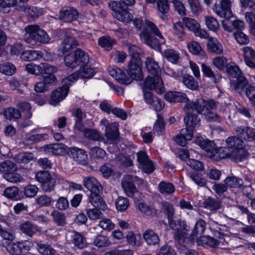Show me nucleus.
<instances>
[{"label": "nucleus", "instance_id": "obj_13", "mask_svg": "<svg viewBox=\"0 0 255 255\" xmlns=\"http://www.w3.org/2000/svg\"><path fill=\"white\" fill-rule=\"evenodd\" d=\"M142 184L144 181L136 176L130 175H126L123 179L122 186L127 196L132 197L134 194L137 192V189L133 183Z\"/></svg>", "mask_w": 255, "mask_h": 255}, {"label": "nucleus", "instance_id": "obj_24", "mask_svg": "<svg viewBox=\"0 0 255 255\" xmlns=\"http://www.w3.org/2000/svg\"><path fill=\"white\" fill-rule=\"evenodd\" d=\"M108 71L110 75L120 83L123 84L129 83L125 73L117 66H110L109 68Z\"/></svg>", "mask_w": 255, "mask_h": 255}, {"label": "nucleus", "instance_id": "obj_30", "mask_svg": "<svg viewBox=\"0 0 255 255\" xmlns=\"http://www.w3.org/2000/svg\"><path fill=\"white\" fill-rule=\"evenodd\" d=\"M145 65L148 72L152 75L151 77H160L159 74L161 72L160 68L158 63L153 59L149 57H147L145 61Z\"/></svg>", "mask_w": 255, "mask_h": 255}, {"label": "nucleus", "instance_id": "obj_16", "mask_svg": "<svg viewBox=\"0 0 255 255\" xmlns=\"http://www.w3.org/2000/svg\"><path fill=\"white\" fill-rule=\"evenodd\" d=\"M35 178L41 184L42 188L45 192H50L53 190L55 179L48 172H39L36 174Z\"/></svg>", "mask_w": 255, "mask_h": 255}, {"label": "nucleus", "instance_id": "obj_45", "mask_svg": "<svg viewBox=\"0 0 255 255\" xmlns=\"http://www.w3.org/2000/svg\"><path fill=\"white\" fill-rule=\"evenodd\" d=\"M99 208H88L86 210V215L90 220L97 221L103 216V213Z\"/></svg>", "mask_w": 255, "mask_h": 255}, {"label": "nucleus", "instance_id": "obj_64", "mask_svg": "<svg viewBox=\"0 0 255 255\" xmlns=\"http://www.w3.org/2000/svg\"><path fill=\"white\" fill-rule=\"evenodd\" d=\"M4 116L10 120L17 119L21 117V113L17 109L9 108L5 110Z\"/></svg>", "mask_w": 255, "mask_h": 255}, {"label": "nucleus", "instance_id": "obj_47", "mask_svg": "<svg viewBox=\"0 0 255 255\" xmlns=\"http://www.w3.org/2000/svg\"><path fill=\"white\" fill-rule=\"evenodd\" d=\"M183 83L187 88L192 90H196L198 88V82L189 74H185L183 76Z\"/></svg>", "mask_w": 255, "mask_h": 255}, {"label": "nucleus", "instance_id": "obj_51", "mask_svg": "<svg viewBox=\"0 0 255 255\" xmlns=\"http://www.w3.org/2000/svg\"><path fill=\"white\" fill-rule=\"evenodd\" d=\"M116 209L120 212H124L127 210L129 205L128 200L124 197L120 196L116 200Z\"/></svg>", "mask_w": 255, "mask_h": 255}, {"label": "nucleus", "instance_id": "obj_17", "mask_svg": "<svg viewBox=\"0 0 255 255\" xmlns=\"http://www.w3.org/2000/svg\"><path fill=\"white\" fill-rule=\"evenodd\" d=\"M35 178L41 184L42 188L45 192H50L53 190L55 179L48 172H39L36 174Z\"/></svg>", "mask_w": 255, "mask_h": 255}, {"label": "nucleus", "instance_id": "obj_5", "mask_svg": "<svg viewBox=\"0 0 255 255\" xmlns=\"http://www.w3.org/2000/svg\"><path fill=\"white\" fill-rule=\"evenodd\" d=\"M164 210L166 213L169 223L170 227L174 230L176 231L175 238L177 240H183L185 242L186 239V232L188 231V226L184 221H180L176 224L172 220V217L174 213V210L169 203H166L164 204Z\"/></svg>", "mask_w": 255, "mask_h": 255}, {"label": "nucleus", "instance_id": "obj_60", "mask_svg": "<svg viewBox=\"0 0 255 255\" xmlns=\"http://www.w3.org/2000/svg\"><path fill=\"white\" fill-rule=\"evenodd\" d=\"M137 208L142 213L148 216L152 215L156 213V211L154 208L144 203H139L137 205Z\"/></svg>", "mask_w": 255, "mask_h": 255}, {"label": "nucleus", "instance_id": "obj_10", "mask_svg": "<svg viewBox=\"0 0 255 255\" xmlns=\"http://www.w3.org/2000/svg\"><path fill=\"white\" fill-rule=\"evenodd\" d=\"M16 165L10 160H6L0 164V172L2 173L4 179L12 183H18L23 181L22 177L15 173Z\"/></svg>", "mask_w": 255, "mask_h": 255}, {"label": "nucleus", "instance_id": "obj_38", "mask_svg": "<svg viewBox=\"0 0 255 255\" xmlns=\"http://www.w3.org/2000/svg\"><path fill=\"white\" fill-rule=\"evenodd\" d=\"M187 48L191 54L199 56L201 59H204L205 57V52L198 42L194 41L188 42Z\"/></svg>", "mask_w": 255, "mask_h": 255}, {"label": "nucleus", "instance_id": "obj_49", "mask_svg": "<svg viewBox=\"0 0 255 255\" xmlns=\"http://www.w3.org/2000/svg\"><path fill=\"white\" fill-rule=\"evenodd\" d=\"M3 195L6 198L13 200L17 201L20 199L19 189L15 186L6 188L3 192Z\"/></svg>", "mask_w": 255, "mask_h": 255}, {"label": "nucleus", "instance_id": "obj_32", "mask_svg": "<svg viewBox=\"0 0 255 255\" xmlns=\"http://www.w3.org/2000/svg\"><path fill=\"white\" fill-rule=\"evenodd\" d=\"M78 17V12L73 8H69L60 12L59 19L62 22H69L76 20Z\"/></svg>", "mask_w": 255, "mask_h": 255}, {"label": "nucleus", "instance_id": "obj_20", "mask_svg": "<svg viewBox=\"0 0 255 255\" xmlns=\"http://www.w3.org/2000/svg\"><path fill=\"white\" fill-rule=\"evenodd\" d=\"M139 167L146 173H150L154 170L152 162L149 159L147 154L144 151L139 152L137 154Z\"/></svg>", "mask_w": 255, "mask_h": 255}, {"label": "nucleus", "instance_id": "obj_37", "mask_svg": "<svg viewBox=\"0 0 255 255\" xmlns=\"http://www.w3.org/2000/svg\"><path fill=\"white\" fill-rule=\"evenodd\" d=\"M70 154L75 161L81 164H85L87 160V155L83 149L77 147L71 148Z\"/></svg>", "mask_w": 255, "mask_h": 255}, {"label": "nucleus", "instance_id": "obj_11", "mask_svg": "<svg viewBox=\"0 0 255 255\" xmlns=\"http://www.w3.org/2000/svg\"><path fill=\"white\" fill-rule=\"evenodd\" d=\"M109 5L113 11V16L117 19L124 23H128L131 21L132 16L128 12L127 8L122 6L120 2L111 1Z\"/></svg>", "mask_w": 255, "mask_h": 255}, {"label": "nucleus", "instance_id": "obj_40", "mask_svg": "<svg viewBox=\"0 0 255 255\" xmlns=\"http://www.w3.org/2000/svg\"><path fill=\"white\" fill-rule=\"evenodd\" d=\"M206 228V223L202 220L198 221L191 235V241H193L195 239H198V236H201L203 233Z\"/></svg>", "mask_w": 255, "mask_h": 255}, {"label": "nucleus", "instance_id": "obj_54", "mask_svg": "<svg viewBox=\"0 0 255 255\" xmlns=\"http://www.w3.org/2000/svg\"><path fill=\"white\" fill-rule=\"evenodd\" d=\"M160 192L162 194L168 195L173 193L175 191V188L171 183L161 182L158 185Z\"/></svg>", "mask_w": 255, "mask_h": 255}, {"label": "nucleus", "instance_id": "obj_26", "mask_svg": "<svg viewBox=\"0 0 255 255\" xmlns=\"http://www.w3.org/2000/svg\"><path fill=\"white\" fill-rule=\"evenodd\" d=\"M246 64L251 68L255 69V51L250 47L242 49Z\"/></svg>", "mask_w": 255, "mask_h": 255}, {"label": "nucleus", "instance_id": "obj_15", "mask_svg": "<svg viewBox=\"0 0 255 255\" xmlns=\"http://www.w3.org/2000/svg\"><path fill=\"white\" fill-rule=\"evenodd\" d=\"M234 0H220L219 3H215L212 10L219 17H233L231 7Z\"/></svg>", "mask_w": 255, "mask_h": 255}, {"label": "nucleus", "instance_id": "obj_4", "mask_svg": "<svg viewBox=\"0 0 255 255\" xmlns=\"http://www.w3.org/2000/svg\"><path fill=\"white\" fill-rule=\"evenodd\" d=\"M25 31L23 38L28 43L34 45L37 42L46 43L50 41V37L47 33L37 25L27 26L25 28Z\"/></svg>", "mask_w": 255, "mask_h": 255}, {"label": "nucleus", "instance_id": "obj_61", "mask_svg": "<svg viewBox=\"0 0 255 255\" xmlns=\"http://www.w3.org/2000/svg\"><path fill=\"white\" fill-rule=\"evenodd\" d=\"M224 182L227 186L231 188L238 187L243 184V181L242 179L237 178L235 177H227L225 179Z\"/></svg>", "mask_w": 255, "mask_h": 255}, {"label": "nucleus", "instance_id": "obj_7", "mask_svg": "<svg viewBox=\"0 0 255 255\" xmlns=\"http://www.w3.org/2000/svg\"><path fill=\"white\" fill-rule=\"evenodd\" d=\"M89 61V55L81 49H77L75 51L66 54L64 58L65 65L72 69L83 66Z\"/></svg>", "mask_w": 255, "mask_h": 255}, {"label": "nucleus", "instance_id": "obj_50", "mask_svg": "<svg viewBox=\"0 0 255 255\" xmlns=\"http://www.w3.org/2000/svg\"><path fill=\"white\" fill-rule=\"evenodd\" d=\"M115 43V40L109 36H102L98 40L99 45L107 50H110Z\"/></svg>", "mask_w": 255, "mask_h": 255}, {"label": "nucleus", "instance_id": "obj_46", "mask_svg": "<svg viewBox=\"0 0 255 255\" xmlns=\"http://www.w3.org/2000/svg\"><path fill=\"white\" fill-rule=\"evenodd\" d=\"M16 71L15 66L11 63L5 62L0 64V72L7 76H11Z\"/></svg>", "mask_w": 255, "mask_h": 255}, {"label": "nucleus", "instance_id": "obj_53", "mask_svg": "<svg viewBox=\"0 0 255 255\" xmlns=\"http://www.w3.org/2000/svg\"><path fill=\"white\" fill-rule=\"evenodd\" d=\"M163 56L173 64L176 63L179 59V53L173 49L165 50L163 52Z\"/></svg>", "mask_w": 255, "mask_h": 255}, {"label": "nucleus", "instance_id": "obj_8", "mask_svg": "<svg viewBox=\"0 0 255 255\" xmlns=\"http://www.w3.org/2000/svg\"><path fill=\"white\" fill-rule=\"evenodd\" d=\"M243 141L237 137H230L226 140L227 145L232 149V159L236 162L244 160L248 154L243 148Z\"/></svg>", "mask_w": 255, "mask_h": 255}, {"label": "nucleus", "instance_id": "obj_43", "mask_svg": "<svg viewBox=\"0 0 255 255\" xmlns=\"http://www.w3.org/2000/svg\"><path fill=\"white\" fill-rule=\"evenodd\" d=\"M50 132L48 129L45 128H37L33 129L31 132L34 137L36 143L47 138L48 133Z\"/></svg>", "mask_w": 255, "mask_h": 255}, {"label": "nucleus", "instance_id": "obj_58", "mask_svg": "<svg viewBox=\"0 0 255 255\" xmlns=\"http://www.w3.org/2000/svg\"><path fill=\"white\" fill-rule=\"evenodd\" d=\"M21 10L25 12L28 15L32 17H37L42 14L41 9H37V7L33 6H23L21 7Z\"/></svg>", "mask_w": 255, "mask_h": 255}, {"label": "nucleus", "instance_id": "obj_39", "mask_svg": "<svg viewBox=\"0 0 255 255\" xmlns=\"http://www.w3.org/2000/svg\"><path fill=\"white\" fill-rule=\"evenodd\" d=\"M193 113L189 112V113H186L184 121L186 127L194 129L199 125L200 120L197 115Z\"/></svg>", "mask_w": 255, "mask_h": 255}, {"label": "nucleus", "instance_id": "obj_3", "mask_svg": "<svg viewBox=\"0 0 255 255\" xmlns=\"http://www.w3.org/2000/svg\"><path fill=\"white\" fill-rule=\"evenodd\" d=\"M216 107V103L211 100L205 101L203 99L200 98L195 102H190L188 99L184 110L185 113L196 111L198 114H202L208 121L219 122V117L212 112V110Z\"/></svg>", "mask_w": 255, "mask_h": 255}, {"label": "nucleus", "instance_id": "obj_23", "mask_svg": "<svg viewBox=\"0 0 255 255\" xmlns=\"http://www.w3.org/2000/svg\"><path fill=\"white\" fill-rule=\"evenodd\" d=\"M195 142L206 151L207 155L209 158H210V153H213L215 151L214 149L216 148L213 141L204 138L202 136H197L195 139Z\"/></svg>", "mask_w": 255, "mask_h": 255}, {"label": "nucleus", "instance_id": "obj_6", "mask_svg": "<svg viewBox=\"0 0 255 255\" xmlns=\"http://www.w3.org/2000/svg\"><path fill=\"white\" fill-rule=\"evenodd\" d=\"M227 71L231 77L235 78L231 81V86L238 93H241L248 83L247 79L243 76L241 71L235 63H228Z\"/></svg>", "mask_w": 255, "mask_h": 255}, {"label": "nucleus", "instance_id": "obj_19", "mask_svg": "<svg viewBox=\"0 0 255 255\" xmlns=\"http://www.w3.org/2000/svg\"><path fill=\"white\" fill-rule=\"evenodd\" d=\"M141 61L140 59H130L128 63L127 71L133 79L141 78Z\"/></svg>", "mask_w": 255, "mask_h": 255}, {"label": "nucleus", "instance_id": "obj_48", "mask_svg": "<svg viewBox=\"0 0 255 255\" xmlns=\"http://www.w3.org/2000/svg\"><path fill=\"white\" fill-rule=\"evenodd\" d=\"M19 229L22 233L30 237L38 231L37 227L29 222H26L22 224L20 226Z\"/></svg>", "mask_w": 255, "mask_h": 255}, {"label": "nucleus", "instance_id": "obj_2", "mask_svg": "<svg viewBox=\"0 0 255 255\" xmlns=\"http://www.w3.org/2000/svg\"><path fill=\"white\" fill-rule=\"evenodd\" d=\"M148 89L154 90L158 94H163L165 91V87L160 77H147L144 81L143 92L144 100L150 108L156 111H161L164 106V103L153 96L152 93L146 91Z\"/></svg>", "mask_w": 255, "mask_h": 255}, {"label": "nucleus", "instance_id": "obj_56", "mask_svg": "<svg viewBox=\"0 0 255 255\" xmlns=\"http://www.w3.org/2000/svg\"><path fill=\"white\" fill-rule=\"evenodd\" d=\"M5 244L6 250L12 255H21L22 254V249L19 247V242L17 244L13 242H9L4 243Z\"/></svg>", "mask_w": 255, "mask_h": 255}, {"label": "nucleus", "instance_id": "obj_62", "mask_svg": "<svg viewBox=\"0 0 255 255\" xmlns=\"http://www.w3.org/2000/svg\"><path fill=\"white\" fill-rule=\"evenodd\" d=\"M54 221L58 225L63 226L66 223L64 215L57 210H54L51 214Z\"/></svg>", "mask_w": 255, "mask_h": 255}, {"label": "nucleus", "instance_id": "obj_52", "mask_svg": "<svg viewBox=\"0 0 255 255\" xmlns=\"http://www.w3.org/2000/svg\"><path fill=\"white\" fill-rule=\"evenodd\" d=\"M143 238L149 245H155L159 242L158 236L152 230H147L143 234Z\"/></svg>", "mask_w": 255, "mask_h": 255}, {"label": "nucleus", "instance_id": "obj_59", "mask_svg": "<svg viewBox=\"0 0 255 255\" xmlns=\"http://www.w3.org/2000/svg\"><path fill=\"white\" fill-rule=\"evenodd\" d=\"M98 226L104 230L110 231L114 229L115 225L110 219L105 218L99 221Z\"/></svg>", "mask_w": 255, "mask_h": 255}, {"label": "nucleus", "instance_id": "obj_55", "mask_svg": "<svg viewBox=\"0 0 255 255\" xmlns=\"http://www.w3.org/2000/svg\"><path fill=\"white\" fill-rule=\"evenodd\" d=\"M197 243L199 245L209 246L215 247L218 245V242L215 239L209 236H201L199 239L197 240Z\"/></svg>", "mask_w": 255, "mask_h": 255}, {"label": "nucleus", "instance_id": "obj_28", "mask_svg": "<svg viewBox=\"0 0 255 255\" xmlns=\"http://www.w3.org/2000/svg\"><path fill=\"white\" fill-rule=\"evenodd\" d=\"M213 153H210V158L214 160H218L221 158L229 157L232 159L231 151L232 149L227 145V147H221L216 148L214 150Z\"/></svg>", "mask_w": 255, "mask_h": 255}, {"label": "nucleus", "instance_id": "obj_41", "mask_svg": "<svg viewBox=\"0 0 255 255\" xmlns=\"http://www.w3.org/2000/svg\"><path fill=\"white\" fill-rule=\"evenodd\" d=\"M41 57V52L37 50H26L23 52L20 55V58L24 61L36 60Z\"/></svg>", "mask_w": 255, "mask_h": 255}, {"label": "nucleus", "instance_id": "obj_44", "mask_svg": "<svg viewBox=\"0 0 255 255\" xmlns=\"http://www.w3.org/2000/svg\"><path fill=\"white\" fill-rule=\"evenodd\" d=\"M127 242L131 246H139L141 244V237L139 234H134L128 231L126 234Z\"/></svg>", "mask_w": 255, "mask_h": 255}, {"label": "nucleus", "instance_id": "obj_14", "mask_svg": "<svg viewBox=\"0 0 255 255\" xmlns=\"http://www.w3.org/2000/svg\"><path fill=\"white\" fill-rule=\"evenodd\" d=\"M25 68L28 73L37 76L44 73H55L57 71L56 67L47 63H41L39 65L30 63L26 65Z\"/></svg>", "mask_w": 255, "mask_h": 255}, {"label": "nucleus", "instance_id": "obj_33", "mask_svg": "<svg viewBox=\"0 0 255 255\" xmlns=\"http://www.w3.org/2000/svg\"><path fill=\"white\" fill-rule=\"evenodd\" d=\"M91 193L89 196V200L91 205L100 209L105 211L107 208V206L103 201L102 197L99 195L100 192H91Z\"/></svg>", "mask_w": 255, "mask_h": 255}, {"label": "nucleus", "instance_id": "obj_27", "mask_svg": "<svg viewBox=\"0 0 255 255\" xmlns=\"http://www.w3.org/2000/svg\"><path fill=\"white\" fill-rule=\"evenodd\" d=\"M165 99L170 103L185 102L188 101L186 95L182 92L170 91L164 95Z\"/></svg>", "mask_w": 255, "mask_h": 255}, {"label": "nucleus", "instance_id": "obj_29", "mask_svg": "<svg viewBox=\"0 0 255 255\" xmlns=\"http://www.w3.org/2000/svg\"><path fill=\"white\" fill-rule=\"evenodd\" d=\"M84 186L91 192H101L102 190L100 183L93 177H86L84 178Z\"/></svg>", "mask_w": 255, "mask_h": 255}, {"label": "nucleus", "instance_id": "obj_25", "mask_svg": "<svg viewBox=\"0 0 255 255\" xmlns=\"http://www.w3.org/2000/svg\"><path fill=\"white\" fill-rule=\"evenodd\" d=\"M66 238L70 239L72 243L80 249H83L86 246L85 238L77 232H68L66 234Z\"/></svg>", "mask_w": 255, "mask_h": 255}, {"label": "nucleus", "instance_id": "obj_21", "mask_svg": "<svg viewBox=\"0 0 255 255\" xmlns=\"http://www.w3.org/2000/svg\"><path fill=\"white\" fill-rule=\"evenodd\" d=\"M101 125L106 128L105 135L107 139L111 141H114L119 135L118 124L113 123L109 124L108 121L103 119L101 121Z\"/></svg>", "mask_w": 255, "mask_h": 255}, {"label": "nucleus", "instance_id": "obj_42", "mask_svg": "<svg viewBox=\"0 0 255 255\" xmlns=\"http://www.w3.org/2000/svg\"><path fill=\"white\" fill-rule=\"evenodd\" d=\"M34 158V156L31 152H21L16 155L14 157V160L21 164H26L30 162Z\"/></svg>", "mask_w": 255, "mask_h": 255}, {"label": "nucleus", "instance_id": "obj_18", "mask_svg": "<svg viewBox=\"0 0 255 255\" xmlns=\"http://www.w3.org/2000/svg\"><path fill=\"white\" fill-rule=\"evenodd\" d=\"M62 87L57 88L51 94L50 104L53 106L57 105L59 102L67 97L69 92V86L71 85L72 83L68 80L67 84H64L62 80Z\"/></svg>", "mask_w": 255, "mask_h": 255}, {"label": "nucleus", "instance_id": "obj_36", "mask_svg": "<svg viewBox=\"0 0 255 255\" xmlns=\"http://www.w3.org/2000/svg\"><path fill=\"white\" fill-rule=\"evenodd\" d=\"M204 23L207 28L214 32H217L220 27L219 22L216 18L212 15H205L204 17Z\"/></svg>", "mask_w": 255, "mask_h": 255}, {"label": "nucleus", "instance_id": "obj_9", "mask_svg": "<svg viewBox=\"0 0 255 255\" xmlns=\"http://www.w3.org/2000/svg\"><path fill=\"white\" fill-rule=\"evenodd\" d=\"M73 116L75 117V129L82 132L83 134L89 139L98 140L101 135L99 132L96 130L85 128L83 127L82 120L85 117V114L82 112L81 109H77L72 113Z\"/></svg>", "mask_w": 255, "mask_h": 255}, {"label": "nucleus", "instance_id": "obj_34", "mask_svg": "<svg viewBox=\"0 0 255 255\" xmlns=\"http://www.w3.org/2000/svg\"><path fill=\"white\" fill-rule=\"evenodd\" d=\"M236 132L238 135L246 140L252 141L255 139V129L248 127H238Z\"/></svg>", "mask_w": 255, "mask_h": 255}, {"label": "nucleus", "instance_id": "obj_31", "mask_svg": "<svg viewBox=\"0 0 255 255\" xmlns=\"http://www.w3.org/2000/svg\"><path fill=\"white\" fill-rule=\"evenodd\" d=\"M78 45V42L74 38L67 36L64 38L59 48L58 54H64Z\"/></svg>", "mask_w": 255, "mask_h": 255}, {"label": "nucleus", "instance_id": "obj_57", "mask_svg": "<svg viewBox=\"0 0 255 255\" xmlns=\"http://www.w3.org/2000/svg\"><path fill=\"white\" fill-rule=\"evenodd\" d=\"M183 22L186 27L193 32H195L200 26V23L195 19L189 18L184 17Z\"/></svg>", "mask_w": 255, "mask_h": 255}, {"label": "nucleus", "instance_id": "obj_12", "mask_svg": "<svg viewBox=\"0 0 255 255\" xmlns=\"http://www.w3.org/2000/svg\"><path fill=\"white\" fill-rule=\"evenodd\" d=\"M79 70L75 72L69 76L63 79V83L67 84L68 80L72 83L77 81L79 78H90L92 77L95 73V70L91 68L88 63L85 65L80 66Z\"/></svg>", "mask_w": 255, "mask_h": 255}, {"label": "nucleus", "instance_id": "obj_1", "mask_svg": "<svg viewBox=\"0 0 255 255\" xmlns=\"http://www.w3.org/2000/svg\"><path fill=\"white\" fill-rule=\"evenodd\" d=\"M133 24L137 30L143 27V31L140 34L141 40L156 50H160V46L165 43V40L155 24L152 22L145 20L143 22L140 18H136Z\"/></svg>", "mask_w": 255, "mask_h": 255}, {"label": "nucleus", "instance_id": "obj_22", "mask_svg": "<svg viewBox=\"0 0 255 255\" xmlns=\"http://www.w3.org/2000/svg\"><path fill=\"white\" fill-rule=\"evenodd\" d=\"M45 152L48 154L64 155L68 152V147L62 143L47 145L43 147Z\"/></svg>", "mask_w": 255, "mask_h": 255}, {"label": "nucleus", "instance_id": "obj_35", "mask_svg": "<svg viewBox=\"0 0 255 255\" xmlns=\"http://www.w3.org/2000/svg\"><path fill=\"white\" fill-rule=\"evenodd\" d=\"M207 46V49L210 52L219 54L223 51V47L222 44L217 38L214 37H209Z\"/></svg>", "mask_w": 255, "mask_h": 255}, {"label": "nucleus", "instance_id": "obj_63", "mask_svg": "<svg viewBox=\"0 0 255 255\" xmlns=\"http://www.w3.org/2000/svg\"><path fill=\"white\" fill-rule=\"evenodd\" d=\"M38 191V188L36 186L29 184L24 188L23 192L26 197L32 198L36 195Z\"/></svg>", "mask_w": 255, "mask_h": 255}]
</instances>
